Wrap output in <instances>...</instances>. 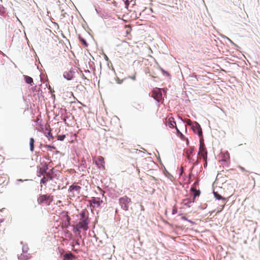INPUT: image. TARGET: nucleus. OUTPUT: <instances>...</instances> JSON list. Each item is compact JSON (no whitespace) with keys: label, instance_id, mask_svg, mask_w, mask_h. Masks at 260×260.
<instances>
[{"label":"nucleus","instance_id":"1","mask_svg":"<svg viewBox=\"0 0 260 260\" xmlns=\"http://www.w3.org/2000/svg\"><path fill=\"white\" fill-rule=\"evenodd\" d=\"M80 215V218L79 222L73 225L74 233H78L79 235H80L81 229L85 231L88 229V224L89 223V218L86 216L85 211H82Z\"/></svg>","mask_w":260,"mask_h":260},{"label":"nucleus","instance_id":"2","mask_svg":"<svg viewBox=\"0 0 260 260\" xmlns=\"http://www.w3.org/2000/svg\"><path fill=\"white\" fill-rule=\"evenodd\" d=\"M53 200V196L51 194H41L37 199L38 203L39 205L45 204L46 205H50Z\"/></svg>","mask_w":260,"mask_h":260},{"label":"nucleus","instance_id":"3","mask_svg":"<svg viewBox=\"0 0 260 260\" xmlns=\"http://www.w3.org/2000/svg\"><path fill=\"white\" fill-rule=\"evenodd\" d=\"M131 203V199L126 196L121 197L119 199V203L121 208L124 211L128 210L129 206Z\"/></svg>","mask_w":260,"mask_h":260},{"label":"nucleus","instance_id":"4","mask_svg":"<svg viewBox=\"0 0 260 260\" xmlns=\"http://www.w3.org/2000/svg\"><path fill=\"white\" fill-rule=\"evenodd\" d=\"M198 154L200 157H202L204 159H207V152L206 151L205 144L203 142V139H200V144Z\"/></svg>","mask_w":260,"mask_h":260},{"label":"nucleus","instance_id":"5","mask_svg":"<svg viewBox=\"0 0 260 260\" xmlns=\"http://www.w3.org/2000/svg\"><path fill=\"white\" fill-rule=\"evenodd\" d=\"M191 128L194 133H197L198 134L201 139H203L202 128L198 122H194L192 125Z\"/></svg>","mask_w":260,"mask_h":260},{"label":"nucleus","instance_id":"6","mask_svg":"<svg viewBox=\"0 0 260 260\" xmlns=\"http://www.w3.org/2000/svg\"><path fill=\"white\" fill-rule=\"evenodd\" d=\"M152 96L158 102L162 100V93L160 88H156L152 92Z\"/></svg>","mask_w":260,"mask_h":260},{"label":"nucleus","instance_id":"7","mask_svg":"<svg viewBox=\"0 0 260 260\" xmlns=\"http://www.w3.org/2000/svg\"><path fill=\"white\" fill-rule=\"evenodd\" d=\"M166 124L170 128L176 127V123L175 121L174 118L172 117H170L166 119Z\"/></svg>","mask_w":260,"mask_h":260},{"label":"nucleus","instance_id":"8","mask_svg":"<svg viewBox=\"0 0 260 260\" xmlns=\"http://www.w3.org/2000/svg\"><path fill=\"white\" fill-rule=\"evenodd\" d=\"M90 202L93 204L92 206L94 207H100L103 203V201L100 198L94 197L92 198Z\"/></svg>","mask_w":260,"mask_h":260},{"label":"nucleus","instance_id":"9","mask_svg":"<svg viewBox=\"0 0 260 260\" xmlns=\"http://www.w3.org/2000/svg\"><path fill=\"white\" fill-rule=\"evenodd\" d=\"M214 196L215 197V198L217 199V200H222V205L221 206V209L218 211L217 212H220L223 209V208L224 207V206L225 205V203H226V201H225V199L224 198H222L220 194H219L217 192H214Z\"/></svg>","mask_w":260,"mask_h":260},{"label":"nucleus","instance_id":"10","mask_svg":"<svg viewBox=\"0 0 260 260\" xmlns=\"http://www.w3.org/2000/svg\"><path fill=\"white\" fill-rule=\"evenodd\" d=\"M63 221L62 222V226L66 228H68L70 225V220L71 218L68 215L66 214L64 217Z\"/></svg>","mask_w":260,"mask_h":260},{"label":"nucleus","instance_id":"11","mask_svg":"<svg viewBox=\"0 0 260 260\" xmlns=\"http://www.w3.org/2000/svg\"><path fill=\"white\" fill-rule=\"evenodd\" d=\"M95 164L99 168H104L105 161L104 157L102 156H98Z\"/></svg>","mask_w":260,"mask_h":260},{"label":"nucleus","instance_id":"12","mask_svg":"<svg viewBox=\"0 0 260 260\" xmlns=\"http://www.w3.org/2000/svg\"><path fill=\"white\" fill-rule=\"evenodd\" d=\"M81 187L79 185H72L70 186L69 190L70 192H76L79 194Z\"/></svg>","mask_w":260,"mask_h":260},{"label":"nucleus","instance_id":"13","mask_svg":"<svg viewBox=\"0 0 260 260\" xmlns=\"http://www.w3.org/2000/svg\"><path fill=\"white\" fill-rule=\"evenodd\" d=\"M190 190L193 192V198L192 199V202H194L195 198L197 197H199L200 194V191L199 190H197L195 187L192 186L191 187Z\"/></svg>","mask_w":260,"mask_h":260},{"label":"nucleus","instance_id":"14","mask_svg":"<svg viewBox=\"0 0 260 260\" xmlns=\"http://www.w3.org/2000/svg\"><path fill=\"white\" fill-rule=\"evenodd\" d=\"M73 76L74 73L71 71L64 72L63 74V77L69 80H71L73 78Z\"/></svg>","mask_w":260,"mask_h":260},{"label":"nucleus","instance_id":"15","mask_svg":"<svg viewBox=\"0 0 260 260\" xmlns=\"http://www.w3.org/2000/svg\"><path fill=\"white\" fill-rule=\"evenodd\" d=\"M63 257L64 260H72L74 257V255L72 253L70 252L64 254Z\"/></svg>","mask_w":260,"mask_h":260},{"label":"nucleus","instance_id":"16","mask_svg":"<svg viewBox=\"0 0 260 260\" xmlns=\"http://www.w3.org/2000/svg\"><path fill=\"white\" fill-rule=\"evenodd\" d=\"M34 143H35L34 139L32 138H31L29 140V147H30V150L31 152L34 151Z\"/></svg>","mask_w":260,"mask_h":260},{"label":"nucleus","instance_id":"17","mask_svg":"<svg viewBox=\"0 0 260 260\" xmlns=\"http://www.w3.org/2000/svg\"><path fill=\"white\" fill-rule=\"evenodd\" d=\"M193 150H194L193 148L191 147L186 151V155H187V157L188 159H190V154H191L192 153Z\"/></svg>","mask_w":260,"mask_h":260},{"label":"nucleus","instance_id":"18","mask_svg":"<svg viewBox=\"0 0 260 260\" xmlns=\"http://www.w3.org/2000/svg\"><path fill=\"white\" fill-rule=\"evenodd\" d=\"M24 79L26 82V83L28 84H31L33 82V79L31 77L28 76H25Z\"/></svg>","mask_w":260,"mask_h":260},{"label":"nucleus","instance_id":"19","mask_svg":"<svg viewBox=\"0 0 260 260\" xmlns=\"http://www.w3.org/2000/svg\"><path fill=\"white\" fill-rule=\"evenodd\" d=\"M183 202L184 204L188 207H190L189 204L193 202L192 200H191L190 199H184L183 200Z\"/></svg>","mask_w":260,"mask_h":260},{"label":"nucleus","instance_id":"20","mask_svg":"<svg viewBox=\"0 0 260 260\" xmlns=\"http://www.w3.org/2000/svg\"><path fill=\"white\" fill-rule=\"evenodd\" d=\"M79 39L85 46H87L88 44L87 43L86 40L82 38L81 37H79Z\"/></svg>","mask_w":260,"mask_h":260},{"label":"nucleus","instance_id":"21","mask_svg":"<svg viewBox=\"0 0 260 260\" xmlns=\"http://www.w3.org/2000/svg\"><path fill=\"white\" fill-rule=\"evenodd\" d=\"M176 129L177 131V134L178 136H179L181 138H182L184 136L180 132L178 128L176 126Z\"/></svg>","mask_w":260,"mask_h":260},{"label":"nucleus","instance_id":"22","mask_svg":"<svg viewBox=\"0 0 260 260\" xmlns=\"http://www.w3.org/2000/svg\"><path fill=\"white\" fill-rule=\"evenodd\" d=\"M65 138H66V136L64 135L57 136L58 140L63 141Z\"/></svg>","mask_w":260,"mask_h":260},{"label":"nucleus","instance_id":"23","mask_svg":"<svg viewBox=\"0 0 260 260\" xmlns=\"http://www.w3.org/2000/svg\"><path fill=\"white\" fill-rule=\"evenodd\" d=\"M47 181V178L45 176H44V177L41 180V183L45 184Z\"/></svg>","mask_w":260,"mask_h":260},{"label":"nucleus","instance_id":"24","mask_svg":"<svg viewBox=\"0 0 260 260\" xmlns=\"http://www.w3.org/2000/svg\"><path fill=\"white\" fill-rule=\"evenodd\" d=\"M185 122L188 125H190V126H192V125L193 124V123L192 122V121H191L190 119H186Z\"/></svg>","mask_w":260,"mask_h":260},{"label":"nucleus","instance_id":"25","mask_svg":"<svg viewBox=\"0 0 260 260\" xmlns=\"http://www.w3.org/2000/svg\"><path fill=\"white\" fill-rule=\"evenodd\" d=\"M125 27L127 28V29L126 30V34H129L132 30L131 27H129V26H127V25H125Z\"/></svg>","mask_w":260,"mask_h":260},{"label":"nucleus","instance_id":"26","mask_svg":"<svg viewBox=\"0 0 260 260\" xmlns=\"http://www.w3.org/2000/svg\"><path fill=\"white\" fill-rule=\"evenodd\" d=\"M177 213V208L175 206H174L173 208L172 209V214L174 215V214H176Z\"/></svg>","mask_w":260,"mask_h":260},{"label":"nucleus","instance_id":"27","mask_svg":"<svg viewBox=\"0 0 260 260\" xmlns=\"http://www.w3.org/2000/svg\"><path fill=\"white\" fill-rule=\"evenodd\" d=\"M47 169H48V168H47V167H46V169H40V172L41 174L42 175H43L44 174V173H45V174H46V170Z\"/></svg>","mask_w":260,"mask_h":260},{"label":"nucleus","instance_id":"28","mask_svg":"<svg viewBox=\"0 0 260 260\" xmlns=\"http://www.w3.org/2000/svg\"><path fill=\"white\" fill-rule=\"evenodd\" d=\"M224 157L225 158H230V155H229V153L228 152H226L225 154H224Z\"/></svg>","mask_w":260,"mask_h":260},{"label":"nucleus","instance_id":"29","mask_svg":"<svg viewBox=\"0 0 260 260\" xmlns=\"http://www.w3.org/2000/svg\"><path fill=\"white\" fill-rule=\"evenodd\" d=\"M45 147H47V148H53V149H55V147H54L53 146H51V145H46L45 146Z\"/></svg>","mask_w":260,"mask_h":260},{"label":"nucleus","instance_id":"30","mask_svg":"<svg viewBox=\"0 0 260 260\" xmlns=\"http://www.w3.org/2000/svg\"><path fill=\"white\" fill-rule=\"evenodd\" d=\"M238 167H239V168L241 171H243V172L246 171L245 169L243 167H241V166H239Z\"/></svg>","mask_w":260,"mask_h":260},{"label":"nucleus","instance_id":"31","mask_svg":"<svg viewBox=\"0 0 260 260\" xmlns=\"http://www.w3.org/2000/svg\"><path fill=\"white\" fill-rule=\"evenodd\" d=\"M46 177H49L50 178V179H52V177L51 176L50 174L49 173H47L46 174Z\"/></svg>","mask_w":260,"mask_h":260},{"label":"nucleus","instance_id":"32","mask_svg":"<svg viewBox=\"0 0 260 260\" xmlns=\"http://www.w3.org/2000/svg\"><path fill=\"white\" fill-rule=\"evenodd\" d=\"M181 218L182 219H183V220H186L187 219L185 216H182Z\"/></svg>","mask_w":260,"mask_h":260},{"label":"nucleus","instance_id":"33","mask_svg":"<svg viewBox=\"0 0 260 260\" xmlns=\"http://www.w3.org/2000/svg\"><path fill=\"white\" fill-rule=\"evenodd\" d=\"M191 176H192V174H191V173H190V174H189V178H190V177H191Z\"/></svg>","mask_w":260,"mask_h":260}]
</instances>
